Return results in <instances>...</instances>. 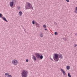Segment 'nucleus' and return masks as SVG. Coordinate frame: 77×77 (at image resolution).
<instances>
[{
	"label": "nucleus",
	"mask_w": 77,
	"mask_h": 77,
	"mask_svg": "<svg viewBox=\"0 0 77 77\" xmlns=\"http://www.w3.org/2000/svg\"><path fill=\"white\" fill-rule=\"evenodd\" d=\"M53 59L54 60L58 62L59 59V58L61 59L63 58V57L62 54L59 55L57 54H54V56H53Z\"/></svg>",
	"instance_id": "1"
},
{
	"label": "nucleus",
	"mask_w": 77,
	"mask_h": 77,
	"mask_svg": "<svg viewBox=\"0 0 77 77\" xmlns=\"http://www.w3.org/2000/svg\"><path fill=\"white\" fill-rule=\"evenodd\" d=\"M26 9H33V7H32V5L29 2H28L25 6Z\"/></svg>",
	"instance_id": "2"
},
{
	"label": "nucleus",
	"mask_w": 77,
	"mask_h": 77,
	"mask_svg": "<svg viewBox=\"0 0 77 77\" xmlns=\"http://www.w3.org/2000/svg\"><path fill=\"white\" fill-rule=\"evenodd\" d=\"M28 72L27 71L24 70L22 72V77H27V73Z\"/></svg>",
	"instance_id": "3"
},
{
	"label": "nucleus",
	"mask_w": 77,
	"mask_h": 77,
	"mask_svg": "<svg viewBox=\"0 0 77 77\" xmlns=\"http://www.w3.org/2000/svg\"><path fill=\"white\" fill-rule=\"evenodd\" d=\"M35 54L36 57H37V59H39V58H40L41 60L43 59V56L42 55H40V54L38 53H35Z\"/></svg>",
	"instance_id": "4"
},
{
	"label": "nucleus",
	"mask_w": 77,
	"mask_h": 77,
	"mask_svg": "<svg viewBox=\"0 0 77 77\" xmlns=\"http://www.w3.org/2000/svg\"><path fill=\"white\" fill-rule=\"evenodd\" d=\"M12 63L13 65H17V64H18V61L16 60H13L12 61Z\"/></svg>",
	"instance_id": "5"
},
{
	"label": "nucleus",
	"mask_w": 77,
	"mask_h": 77,
	"mask_svg": "<svg viewBox=\"0 0 77 77\" xmlns=\"http://www.w3.org/2000/svg\"><path fill=\"white\" fill-rule=\"evenodd\" d=\"M60 69L62 72H63V74H64V75H66V73L65 72L62 68Z\"/></svg>",
	"instance_id": "6"
},
{
	"label": "nucleus",
	"mask_w": 77,
	"mask_h": 77,
	"mask_svg": "<svg viewBox=\"0 0 77 77\" xmlns=\"http://www.w3.org/2000/svg\"><path fill=\"white\" fill-rule=\"evenodd\" d=\"M32 58H33L34 60H35V61H36L37 60L36 57L34 55H33Z\"/></svg>",
	"instance_id": "7"
},
{
	"label": "nucleus",
	"mask_w": 77,
	"mask_h": 77,
	"mask_svg": "<svg viewBox=\"0 0 77 77\" xmlns=\"http://www.w3.org/2000/svg\"><path fill=\"white\" fill-rule=\"evenodd\" d=\"M10 5L11 7H12L14 6V4L12 2H10Z\"/></svg>",
	"instance_id": "8"
},
{
	"label": "nucleus",
	"mask_w": 77,
	"mask_h": 77,
	"mask_svg": "<svg viewBox=\"0 0 77 77\" xmlns=\"http://www.w3.org/2000/svg\"><path fill=\"white\" fill-rule=\"evenodd\" d=\"M2 18L3 20L5 21H6V22H8V20H6V18L3 17H2Z\"/></svg>",
	"instance_id": "9"
},
{
	"label": "nucleus",
	"mask_w": 77,
	"mask_h": 77,
	"mask_svg": "<svg viewBox=\"0 0 77 77\" xmlns=\"http://www.w3.org/2000/svg\"><path fill=\"white\" fill-rule=\"evenodd\" d=\"M12 2H12L13 4L14 3H16V1L15 0H12Z\"/></svg>",
	"instance_id": "10"
},
{
	"label": "nucleus",
	"mask_w": 77,
	"mask_h": 77,
	"mask_svg": "<svg viewBox=\"0 0 77 77\" xmlns=\"http://www.w3.org/2000/svg\"><path fill=\"white\" fill-rule=\"evenodd\" d=\"M43 33H42V32H40V37H43Z\"/></svg>",
	"instance_id": "11"
},
{
	"label": "nucleus",
	"mask_w": 77,
	"mask_h": 77,
	"mask_svg": "<svg viewBox=\"0 0 77 77\" xmlns=\"http://www.w3.org/2000/svg\"><path fill=\"white\" fill-rule=\"evenodd\" d=\"M35 25H36V26H37L38 27H39V24L37 22H35Z\"/></svg>",
	"instance_id": "12"
},
{
	"label": "nucleus",
	"mask_w": 77,
	"mask_h": 77,
	"mask_svg": "<svg viewBox=\"0 0 77 77\" xmlns=\"http://www.w3.org/2000/svg\"><path fill=\"white\" fill-rule=\"evenodd\" d=\"M19 14L20 16H21V15H22V12H21V11H20L19 12Z\"/></svg>",
	"instance_id": "13"
},
{
	"label": "nucleus",
	"mask_w": 77,
	"mask_h": 77,
	"mask_svg": "<svg viewBox=\"0 0 77 77\" xmlns=\"http://www.w3.org/2000/svg\"><path fill=\"white\" fill-rule=\"evenodd\" d=\"M66 69L68 70H69L70 69V66H66Z\"/></svg>",
	"instance_id": "14"
},
{
	"label": "nucleus",
	"mask_w": 77,
	"mask_h": 77,
	"mask_svg": "<svg viewBox=\"0 0 77 77\" xmlns=\"http://www.w3.org/2000/svg\"><path fill=\"white\" fill-rule=\"evenodd\" d=\"M75 13L76 14H77V7H76V8L75 9Z\"/></svg>",
	"instance_id": "15"
},
{
	"label": "nucleus",
	"mask_w": 77,
	"mask_h": 77,
	"mask_svg": "<svg viewBox=\"0 0 77 77\" xmlns=\"http://www.w3.org/2000/svg\"><path fill=\"white\" fill-rule=\"evenodd\" d=\"M68 76L69 77H71V74L69 73H68Z\"/></svg>",
	"instance_id": "16"
},
{
	"label": "nucleus",
	"mask_w": 77,
	"mask_h": 77,
	"mask_svg": "<svg viewBox=\"0 0 77 77\" xmlns=\"http://www.w3.org/2000/svg\"><path fill=\"white\" fill-rule=\"evenodd\" d=\"M54 34L55 35H58V33L57 32H55Z\"/></svg>",
	"instance_id": "17"
},
{
	"label": "nucleus",
	"mask_w": 77,
	"mask_h": 77,
	"mask_svg": "<svg viewBox=\"0 0 77 77\" xmlns=\"http://www.w3.org/2000/svg\"><path fill=\"white\" fill-rule=\"evenodd\" d=\"M63 39L65 41H66V40H67V39H66V38H63Z\"/></svg>",
	"instance_id": "18"
},
{
	"label": "nucleus",
	"mask_w": 77,
	"mask_h": 77,
	"mask_svg": "<svg viewBox=\"0 0 77 77\" xmlns=\"http://www.w3.org/2000/svg\"><path fill=\"white\" fill-rule=\"evenodd\" d=\"M0 17L2 18V14L0 13Z\"/></svg>",
	"instance_id": "19"
},
{
	"label": "nucleus",
	"mask_w": 77,
	"mask_h": 77,
	"mask_svg": "<svg viewBox=\"0 0 77 77\" xmlns=\"http://www.w3.org/2000/svg\"><path fill=\"white\" fill-rule=\"evenodd\" d=\"M32 24H35V21L33 20V21H32Z\"/></svg>",
	"instance_id": "20"
},
{
	"label": "nucleus",
	"mask_w": 77,
	"mask_h": 77,
	"mask_svg": "<svg viewBox=\"0 0 77 77\" xmlns=\"http://www.w3.org/2000/svg\"><path fill=\"white\" fill-rule=\"evenodd\" d=\"M43 27H44V28H46V25H43Z\"/></svg>",
	"instance_id": "21"
},
{
	"label": "nucleus",
	"mask_w": 77,
	"mask_h": 77,
	"mask_svg": "<svg viewBox=\"0 0 77 77\" xmlns=\"http://www.w3.org/2000/svg\"><path fill=\"white\" fill-rule=\"evenodd\" d=\"M17 8L19 10H20L21 9V7H18Z\"/></svg>",
	"instance_id": "22"
},
{
	"label": "nucleus",
	"mask_w": 77,
	"mask_h": 77,
	"mask_svg": "<svg viewBox=\"0 0 77 77\" xmlns=\"http://www.w3.org/2000/svg\"><path fill=\"white\" fill-rule=\"evenodd\" d=\"M67 2H69V0H65Z\"/></svg>",
	"instance_id": "23"
},
{
	"label": "nucleus",
	"mask_w": 77,
	"mask_h": 77,
	"mask_svg": "<svg viewBox=\"0 0 77 77\" xmlns=\"http://www.w3.org/2000/svg\"><path fill=\"white\" fill-rule=\"evenodd\" d=\"M29 61V60L28 59H26V62H28V61Z\"/></svg>",
	"instance_id": "24"
},
{
	"label": "nucleus",
	"mask_w": 77,
	"mask_h": 77,
	"mask_svg": "<svg viewBox=\"0 0 77 77\" xmlns=\"http://www.w3.org/2000/svg\"><path fill=\"white\" fill-rule=\"evenodd\" d=\"M51 60H52V61H53V60L51 58H50Z\"/></svg>",
	"instance_id": "25"
},
{
	"label": "nucleus",
	"mask_w": 77,
	"mask_h": 77,
	"mask_svg": "<svg viewBox=\"0 0 77 77\" xmlns=\"http://www.w3.org/2000/svg\"><path fill=\"white\" fill-rule=\"evenodd\" d=\"M45 30H48L47 29H46V28H45Z\"/></svg>",
	"instance_id": "26"
},
{
	"label": "nucleus",
	"mask_w": 77,
	"mask_h": 77,
	"mask_svg": "<svg viewBox=\"0 0 77 77\" xmlns=\"http://www.w3.org/2000/svg\"><path fill=\"white\" fill-rule=\"evenodd\" d=\"M77 47V45H75V47Z\"/></svg>",
	"instance_id": "27"
},
{
	"label": "nucleus",
	"mask_w": 77,
	"mask_h": 77,
	"mask_svg": "<svg viewBox=\"0 0 77 77\" xmlns=\"http://www.w3.org/2000/svg\"><path fill=\"white\" fill-rule=\"evenodd\" d=\"M5 75H8V74H7V73H5Z\"/></svg>",
	"instance_id": "28"
},
{
	"label": "nucleus",
	"mask_w": 77,
	"mask_h": 77,
	"mask_svg": "<svg viewBox=\"0 0 77 77\" xmlns=\"http://www.w3.org/2000/svg\"><path fill=\"white\" fill-rule=\"evenodd\" d=\"M7 75H9V73H7Z\"/></svg>",
	"instance_id": "29"
}]
</instances>
